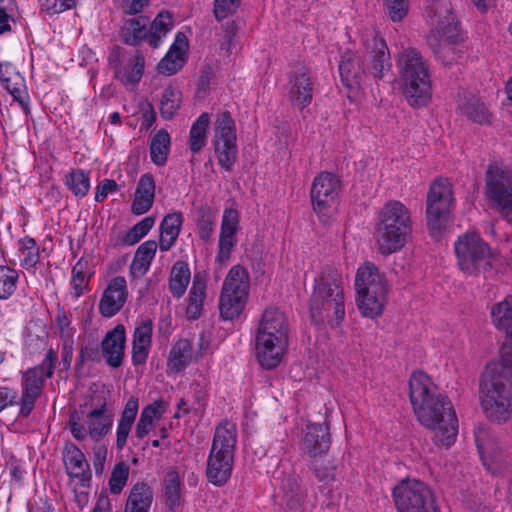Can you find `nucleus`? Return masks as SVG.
Masks as SVG:
<instances>
[{"label":"nucleus","mask_w":512,"mask_h":512,"mask_svg":"<svg viewBox=\"0 0 512 512\" xmlns=\"http://www.w3.org/2000/svg\"><path fill=\"white\" fill-rule=\"evenodd\" d=\"M339 73L342 83L349 89L359 88L366 77V70L361 58L351 50L342 54Z\"/></svg>","instance_id":"nucleus-21"},{"label":"nucleus","mask_w":512,"mask_h":512,"mask_svg":"<svg viewBox=\"0 0 512 512\" xmlns=\"http://www.w3.org/2000/svg\"><path fill=\"white\" fill-rule=\"evenodd\" d=\"M144 65L145 60L143 55L137 52L134 63L130 64V69L124 70L123 72L119 71L116 76L125 84H136L143 75Z\"/></svg>","instance_id":"nucleus-54"},{"label":"nucleus","mask_w":512,"mask_h":512,"mask_svg":"<svg viewBox=\"0 0 512 512\" xmlns=\"http://www.w3.org/2000/svg\"><path fill=\"white\" fill-rule=\"evenodd\" d=\"M480 400L486 416L498 423L512 417V370L500 360L486 365L480 378Z\"/></svg>","instance_id":"nucleus-2"},{"label":"nucleus","mask_w":512,"mask_h":512,"mask_svg":"<svg viewBox=\"0 0 512 512\" xmlns=\"http://www.w3.org/2000/svg\"><path fill=\"white\" fill-rule=\"evenodd\" d=\"M310 315L312 322L316 325L327 323L331 327L339 325L345 317L344 299L339 296L337 291L331 300L323 301L315 309L314 303H310Z\"/></svg>","instance_id":"nucleus-19"},{"label":"nucleus","mask_w":512,"mask_h":512,"mask_svg":"<svg viewBox=\"0 0 512 512\" xmlns=\"http://www.w3.org/2000/svg\"><path fill=\"white\" fill-rule=\"evenodd\" d=\"M155 197V181L154 177L147 173L140 177L135 198L132 203L131 211L135 215L146 213L153 205Z\"/></svg>","instance_id":"nucleus-29"},{"label":"nucleus","mask_w":512,"mask_h":512,"mask_svg":"<svg viewBox=\"0 0 512 512\" xmlns=\"http://www.w3.org/2000/svg\"><path fill=\"white\" fill-rule=\"evenodd\" d=\"M129 477V466L121 461L117 463L111 473L110 479H109V490L112 494H119L124 486L126 485V482Z\"/></svg>","instance_id":"nucleus-55"},{"label":"nucleus","mask_w":512,"mask_h":512,"mask_svg":"<svg viewBox=\"0 0 512 512\" xmlns=\"http://www.w3.org/2000/svg\"><path fill=\"white\" fill-rule=\"evenodd\" d=\"M153 322L145 319L136 326L132 342V362L134 365H142L146 362L152 342Z\"/></svg>","instance_id":"nucleus-26"},{"label":"nucleus","mask_w":512,"mask_h":512,"mask_svg":"<svg viewBox=\"0 0 512 512\" xmlns=\"http://www.w3.org/2000/svg\"><path fill=\"white\" fill-rule=\"evenodd\" d=\"M490 315L493 325L512 340V295L492 305Z\"/></svg>","instance_id":"nucleus-37"},{"label":"nucleus","mask_w":512,"mask_h":512,"mask_svg":"<svg viewBox=\"0 0 512 512\" xmlns=\"http://www.w3.org/2000/svg\"><path fill=\"white\" fill-rule=\"evenodd\" d=\"M289 344V323L286 315L277 308L264 310L256 334L255 351L264 369L276 368Z\"/></svg>","instance_id":"nucleus-3"},{"label":"nucleus","mask_w":512,"mask_h":512,"mask_svg":"<svg viewBox=\"0 0 512 512\" xmlns=\"http://www.w3.org/2000/svg\"><path fill=\"white\" fill-rule=\"evenodd\" d=\"M247 299V293H239L231 289L222 288L219 310L224 320H233L242 312Z\"/></svg>","instance_id":"nucleus-33"},{"label":"nucleus","mask_w":512,"mask_h":512,"mask_svg":"<svg viewBox=\"0 0 512 512\" xmlns=\"http://www.w3.org/2000/svg\"><path fill=\"white\" fill-rule=\"evenodd\" d=\"M170 135L165 129H160L150 142L151 161L157 166H164L170 152Z\"/></svg>","instance_id":"nucleus-43"},{"label":"nucleus","mask_w":512,"mask_h":512,"mask_svg":"<svg viewBox=\"0 0 512 512\" xmlns=\"http://www.w3.org/2000/svg\"><path fill=\"white\" fill-rule=\"evenodd\" d=\"M475 442L483 465L491 473L499 469L500 448L497 439L484 427H478L475 432Z\"/></svg>","instance_id":"nucleus-22"},{"label":"nucleus","mask_w":512,"mask_h":512,"mask_svg":"<svg viewBox=\"0 0 512 512\" xmlns=\"http://www.w3.org/2000/svg\"><path fill=\"white\" fill-rule=\"evenodd\" d=\"M341 191V181L331 172H321L313 180L310 196L314 212L321 222L332 217Z\"/></svg>","instance_id":"nucleus-13"},{"label":"nucleus","mask_w":512,"mask_h":512,"mask_svg":"<svg viewBox=\"0 0 512 512\" xmlns=\"http://www.w3.org/2000/svg\"><path fill=\"white\" fill-rule=\"evenodd\" d=\"M153 502V492L148 484L138 482L130 490L124 512H148Z\"/></svg>","instance_id":"nucleus-35"},{"label":"nucleus","mask_w":512,"mask_h":512,"mask_svg":"<svg viewBox=\"0 0 512 512\" xmlns=\"http://www.w3.org/2000/svg\"><path fill=\"white\" fill-rule=\"evenodd\" d=\"M55 322L62 344L74 343L75 329L71 327L70 315L63 308H58Z\"/></svg>","instance_id":"nucleus-56"},{"label":"nucleus","mask_w":512,"mask_h":512,"mask_svg":"<svg viewBox=\"0 0 512 512\" xmlns=\"http://www.w3.org/2000/svg\"><path fill=\"white\" fill-rule=\"evenodd\" d=\"M426 41L435 57L441 61L443 65H451L457 59L459 51L454 44L458 39H448V37L439 38L437 34L430 32Z\"/></svg>","instance_id":"nucleus-32"},{"label":"nucleus","mask_w":512,"mask_h":512,"mask_svg":"<svg viewBox=\"0 0 512 512\" xmlns=\"http://www.w3.org/2000/svg\"><path fill=\"white\" fill-rule=\"evenodd\" d=\"M453 201L452 186L447 179L439 178L430 185L426 216L433 237H438L445 228Z\"/></svg>","instance_id":"nucleus-10"},{"label":"nucleus","mask_w":512,"mask_h":512,"mask_svg":"<svg viewBox=\"0 0 512 512\" xmlns=\"http://www.w3.org/2000/svg\"><path fill=\"white\" fill-rule=\"evenodd\" d=\"M239 228V214L237 210L227 208L223 212L220 236L236 238Z\"/></svg>","instance_id":"nucleus-57"},{"label":"nucleus","mask_w":512,"mask_h":512,"mask_svg":"<svg viewBox=\"0 0 512 512\" xmlns=\"http://www.w3.org/2000/svg\"><path fill=\"white\" fill-rule=\"evenodd\" d=\"M57 359V353L50 348L42 364L29 368L22 374V391L19 402L21 417L26 418L31 414L36 400L42 393L45 378L52 377L54 373Z\"/></svg>","instance_id":"nucleus-8"},{"label":"nucleus","mask_w":512,"mask_h":512,"mask_svg":"<svg viewBox=\"0 0 512 512\" xmlns=\"http://www.w3.org/2000/svg\"><path fill=\"white\" fill-rule=\"evenodd\" d=\"M364 61L367 63L366 74L378 81L385 77L392 68L390 52L385 40L374 31L366 33L362 38Z\"/></svg>","instance_id":"nucleus-14"},{"label":"nucleus","mask_w":512,"mask_h":512,"mask_svg":"<svg viewBox=\"0 0 512 512\" xmlns=\"http://www.w3.org/2000/svg\"><path fill=\"white\" fill-rule=\"evenodd\" d=\"M63 461L70 477L79 479L82 484L91 479L89 464L83 452L74 443L65 444Z\"/></svg>","instance_id":"nucleus-24"},{"label":"nucleus","mask_w":512,"mask_h":512,"mask_svg":"<svg viewBox=\"0 0 512 512\" xmlns=\"http://www.w3.org/2000/svg\"><path fill=\"white\" fill-rule=\"evenodd\" d=\"M182 102V93L173 86H168L164 89L161 102H160V114L162 118L166 120L172 119Z\"/></svg>","instance_id":"nucleus-46"},{"label":"nucleus","mask_w":512,"mask_h":512,"mask_svg":"<svg viewBox=\"0 0 512 512\" xmlns=\"http://www.w3.org/2000/svg\"><path fill=\"white\" fill-rule=\"evenodd\" d=\"M205 289L206 283L204 278L200 274H196L193 278L186 309L189 319H198L200 317L203 300L205 298Z\"/></svg>","instance_id":"nucleus-41"},{"label":"nucleus","mask_w":512,"mask_h":512,"mask_svg":"<svg viewBox=\"0 0 512 512\" xmlns=\"http://www.w3.org/2000/svg\"><path fill=\"white\" fill-rule=\"evenodd\" d=\"M411 232L408 209L399 201H389L378 214L376 240L379 251L388 255L401 249Z\"/></svg>","instance_id":"nucleus-5"},{"label":"nucleus","mask_w":512,"mask_h":512,"mask_svg":"<svg viewBox=\"0 0 512 512\" xmlns=\"http://www.w3.org/2000/svg\"><path fill=\"white\" fill-rule=\"evenodd\" d=\"M209 124L210 115L207 112L202 113L192 124L188 145L193 154L199 153L206 145Z\"/></svg>","instance_id":"nucleus-40"},{"label":"nucleus","mask_w":512,"mask_h":512,"mask_svg":"<svg viewBox=\"0 0 512 512\" xmlns=\"http://www.w3.org/2000/svg\"><path fill=\"white\" fill-rule=\"evenodd\" d=\"M455 254L459 268L468 275H477L491 267V249L475 233H465L458 237Z\"/></svg>","instance_id":"nucleus-9"},{"label":"nucleus","mask_w":512,"mask_h":512,"mask_svg":"<svg viewBox=\"0 0 512 512\" xmlns=\"http://www.w3.org/2000/svg\"><path fill=\"white\" fill-rule=\"evenodd\" d=\"M183 223L181 212L167 214L160 226L159 247L161 251H168L175 243Z\"/></svg>","instance_id":"nucleus-34"},{"label":"nucleus","mask_w":512,"mask_h":512,"mask_svg":"<svg viewBox=\"0 0 512 512\" xmlns=\"http://www.w3.org/2000/svg\"><path fill=\"white\" fill-rule=\"evenodd\" d=\"M330 443L331 438L327 424L307 425L302 439V450L310 458L326 454Z\"/></svg>","instance_id":"nucleus-20"},{"label":"nucleus","mask_w":512,"mask_h":512,"mask_svg":"<svg viewBox=\"0 0 512 512\" xmlns=\"http://www.w3.org/2000/svg\"><path fill=\"white\" fill-rule=\"evenodd\" d=\"M234 455L227 453H209L206 465V477L215 486H223L230 479L233 469Z\"/></svg>","instance_id":"nucleus-23"},{"label":"nucleus","mask_w":512,"mask_h":512,"mask_svg":"<svg viewBox=\"0 0 512 512\" xmlns=\"http://www.w3.org/2000/svg\"><path fill=\"white\" fill-rule=\"evenodd\" d=\"M310 468L320 482H330L335 479L337 464L326 454L310 458Z\"/></svg>","instance_id":"nucleus-47"},{"label":"nucleus","mask_w":512,"mask_h":512,"mask_svg":"<svg viewBox=\"0 0 512 512\" xmlns=\"http://www.w3.org/2000/svg\"><path fill=\"white\" fill-rule=\"evenodd\" d=\"M14 6L15 0H0V35L11 30L8 20Z\"/></svg>","instance_id":"nucleus-63"},{"label":"nucleus","mask_w":512,"mask_h":512,"mask_svg":"<svg viewBox=\"0 0 512 512\" xmlns=\"http://www.w3.org/2000/svg\"><path fill=\"white\" fill-rule=\"evenodd\" d=\"M197 229L201 240L208 241L213 233L215 213L207 205L197 209Z\"/></svg>","instance_id":"nucleus-49"},{"label":"nucleus","mask_w":512,"mask_h":512,"mask_svg":"<svg viewBox=\"0 0 512 512\" xmlns=\"http://www.w3.org/2000/svg\"><path fill=\"white\" fill-rule=\"evenodd\" d=\"M458 110L462 115L477 124H491L492 114L484 102L472 93L463 92L459 94Z\"/></svg>","instance_id":"nucleus-25"},{"label":"nucleus","mask_w":512,"mask_h":512,"mask_svg":"<svg viewBox=\"0 0 512 512\" xmlns=\"http://www.w3.org/2000/svg\"><path fill=\"white\" fill-rule=\"evenodd\" d=\"M155 217L147 216L131 227L122 239V243L132 246L138 243L154 226Z\"/></svg>","instance_id":"nucleus-51"},{"label":"nucleus","mask_w":512,"mask_h":512,"mask_svg":"<svg viewBox=\"0 0 512 512\" xmlns=\"http://www.w3.org/2000/svg\"><path fill=\"white\" fill-rule=\"evenodd\" d=\"M85 423L92 439L99 441L104 438L113 424V414L108 411L107 403L104 401L98 407L93 408L86 415Z\"/></svg>","instance_id":"nucleus-27"},{"label":"nucleus","mask_w":512,"mask_h":512,"mask_svg":"<svg viewBox=\"0 0 512 512\" xmlns=\"http://www.w3.org/2000/svg\"><path fill=\"white\" fill-rule=\"evenodd\" d=\"M236 127L228 111L217 115L214 122L213 146L218 164L227 172L233 169L237 161Z\"/></svg>","instance_id":"nucleus-12"},{"label":"nucleus","mask_w":512,"mask_h":512,"mask_svg":"<svg viewBox=\"0 0 512 512\" xmlns=\"http://www.w3.org/2000/svg\"><path fill=\"white\" fill-rule=\"evenodd\" d=\"M44 10L48 14H58L75 6V0H45Z\"/></svg>","instance_id":"nucleus-64"},{"label":"nucleus","mask_w":512,"mask_h":512,"mask_svg":"<svg viewBox=\"0 0 512 512\" xmlns=\"http://www.w3.org/2000/svg\"><path fill=\"white\" fill-rule=\"evenodd\" d=\"M192 358V347L188 339H180L172 347L168 365L174 372L182 371L190 362Z\"/></svg>","instance_id":"nucleus-44"},{"label":"nucleus","mask_w":512,"mask_h":512,"mask_svg":"<svg viewBox=\"0 0 512 512\" xmlns=\"http://www.w3.org/2000/svg\"><path fill=\"white\" fill-rule=\"evenodd\" d=\"M344 299L343 279L340 272L332 267L325 268L321 274L315 279L314 291L310 298V303H314L317 310L318 305H322L323 301L333 298L336 292Z\"/></svg>","instance_id":"nucleus-16"},{"label":"nucleus","mask_w":512,"mask_h":512,"mask_svg":"<svg viewBox=\"0 0 512 512\" xmlns=\"http://www.w3.org/2000/svg\"><path fill=\"white\" fill-rule=\"evenodd\" d=\"M138 407V398L134 396L130 397L125 404L117 426L116 446L118 449H123L126 445L127 438L138 412Z\"/></svg>","instance_id":"nucleus-36"},{"label":"nucleus","mask_w":512,"mask_h":512,"mask_svg":"<svg viewBox=\"0 0 512 512\" xmlns=\"http://www.w3.org/2000/svg\"><path fill=\"white\" fill-rule=\"evenodd\" d=\"M399 76L403 95L412 107H423L431 99V77L421 53L407 48L399 54Z\"/></svg>","instance_id":"nucleus-4"},{"label":"nucleus","mask_w":512,"mask_h":512,"mask_svg":"<svg viewBox=\"0 0 512 512\" xmlns=\"http://www.w3.org/2000/svg\"><path fill=\"white\" fill-rule=\"evenodd\" d=\"M190 278L191 273L186 262L174 263L169 277V290L174 297L180 298L185 294Z\"/></svg>","instance_id":"nucleus-39"},{"label":"nucleus","mask_w":512,"mask_h":512,"mask_svg":"<svg viewBox=\"0 0 512 512\" xmlns=\"http://www.w3.org/2000/svg\"><path fill=\"white\" fill-rule=\"evenodd\" d=\"M86 263L79 260L72 268V279L71 284L74 289V295L76 298L80 297L83 293L84 288L88 285V280L85 276Z\"/></svg>","instance_id":"nucleus-59"},{"label":"nucleus","mask_w":512,"mask_h":512,"mask_svg":"<svg viewBox=\"0 0 512 512\" xmlns=\"http://www.w3.org/2000/svg\"><path fill=\"white\" fill-rule=\"evenodd\" d=\"M409 398L417 420L434 432L436 444L449 447L458 434V420L450 399L441 394L423 372L409 381Z\"/></svg>","instance_id":"nucleus-1"},{"label":"nucleus","mask_w":512,"mask_h":512,"mask_svg":"<svg viewBox=\"0 0 512 512\" xmlns=\"http://www.w3.org/2000/svg\"><path fill=\"white\" fill-rule=\"evenodd\" d=\"M125 344L126 334L124 325L118 324L106 333L101 342V353L109 366L118 368L122 365Z\"/></svg>","instance_id":"nucleus-17"},{"label":"nucleus","mask_w":512,"mask_h":512,"mask_svg":"<svg viewBox=\"0 0 512 512\" xmlns=\"http://www.w3.org/2000/svg\"><path fill=\"white\" fill-rule=\"evenodd\" d=\"M149 19L145 16L133 17L125 20L120 33L125 44L138 46L143 40L148 42Z\"/></svg>","instance_id":"nucleus-31"},{"label":"nucleus","mask_w":512,"mask_h":512,"mask_svg":"<svg viewBox=\"0 0 512 512\" xmlns=\"http://www.w3.org/2000/svg\"><path fill=\"white\" fill-rule=\"evenodd\" d=\"M20 250L24 257L21 266L27 270L35 268L39 261V248L34 238L26 236L19 240Z\"/></svg>","instance_id":"nucleus-53"},{"label":"nucleus","mask_w":512,"mask_h":512,"mask_svg":"<svg viewBox=\"0 0 512 512\" xmlns=\"http://www.w3.org/2000/svg\"><path fill=\"white\" fill-rule=\"evenodd\" d=\"M289 97L292 103L302 109L312 101L313 84L305 71H300L290 78Z\"/></svg>","instance_id":"nucleus-30"},{"label":"nucleus","mask_w":512,"mask_h":512,"mask_svg":"<svg viewBox=\"0 0 512 512\" xmlns=\"http://www.w3.org/2000/svg\"><path fill=\"white\" fill-rule=\"evenodd\" d=\"M385 7L392 21H400L407 14L408 0H386Z\"/></svg>","instance_id":"nucleus-62"},{"label":"nucleus","mask_w":512,"mask_h":512,"mask_svg":"<svg viewBox=\"0 0 512 512\" xmlns=\"http://www.w3.org/2000/svg\"><path fill=\"white\" fill-rule=\"evenodd\" d=\"M172 15L168 11L160 12L152 21L148 30V44L152 48H158L162 39L172 29Z\"/></svg>","instance_id":"nucleus-42"},{"label":"nucleus","mask_w":512,"mask_h":512,"mask_svg":"<svg viewBox=\"0 0 512 512\" xmlns=\"http://www.w3.org/2000/svg\"><path fill=\"white\" fill-rule=\"evenodd\" d=\"M242 0H214V15L218 21L235 13Z\"/></svg>","instance_id":"nucleus-61"},{"label":"nucleus","mask_w":512,"mask_h":512,"mask_svg":"<svg viewBox=\"0 0 512 512\" xmlns=\"http://www.w3.org/2000/svg\"><path fill=\"white\" fill-rule=\"evenodd\" d=\"M426 16L431 32L439 38L458 39V23L451 11V4L448 0H432V4L426 7Z\"/></svg>","instance_id":"nucleus-15"},{"label":"nucleus","mask_w":512,"mask_h":512,"mask_svg":"<svg viewBox=\"0 0 512 512\" xmlns=\"http://www.w3.org/2000/svg\"><path fill=\"white\" fill-rule=\"evenodd\" d=\"M66 185L76 197H84L90 188L89 176L82 169L72 170L66 176Z\"/></svg>","instance_id":"nucleus-50"},{"label":"nucleus","mask_w":512,"mask_h":512,"mask_svg":"<svg viewBox=\"0 0 512 512\" xmlns=\"http://www.w3.org/2000/svg\"><path fill=\"white\" fill-rule=\"evenodd\" d=\"M485 181L487 197L497 205L501 215L512 222V171L501 164L491 163Z\"/></svg>","instance_id":"nucleus-11"},{"label":"nucleus","mask_w":512,"mask_h":512,"mask_svg":"<svg viewBox=\"0 0 512 512\" xmlns=\"http://www.w3.org/2000/svg\"><path fill=\"white\" fill-rule=\"evenodd\" d=\"M392 494L398 512H439L433 491L420 480H403Z\"/></svg>","instance_id":"nucleus-7"},{"label":"nucleus","mask_w":512,"mask_h":512,"mask_svg":"<svg viewBox=\"0 0 512 512\" xmlns=\"http://www.w3.org/2000/svg\"><path fill=\"white\" fill-rule=\"evenodd\" d=\"M281 490L285 507L291 512H301L307 494L302 488L299 478L294 474L287 475L282 480Z\"/></svg>","instance_id":"nucleus-28"},{"label":"nucleus","mask_w":512,"mask_h":512,"mask_svg":"<svg viewBox=\"0 0 512 512\" xmlns=\"http://www.w3.org/2000/svg\"><path fill=\"white\" fill-rule=\"evenodd\" d=\"M126 280L122 276L113 278L99 303V311L104 317H112L117 314L127 300Z\"/></svg>","instance_id":"nucleus-18"},{"label":"nucleus","mask_w":512,"mask_h":512,"mask_svg":"<svg viewBox=\"0 0 512 512\" xmlns=\"http://www.w3.org/2000/svg\"><path fill=\"white\" fill-rule=\"evenodd\" d=\"M183 62V57L167 52L165 57L158 63L157 69L162 74L173 75L182 68Z\"/></svg>","instance_id":"nucleus-60"},{"label":"nucleus","mask_w":512,"mask_h":512,"mask_svg":"<svg viewBox=\"0 0 512 512\" xmlns=\"http://www.w3.org/2000/svg\"><path fill=\"white\" fill-rule=\"evenodd\" d=\"M236 446V427L232 423H222L217 426L211 445V451L234 455Z\"/></svg>","instance_id":"nucleus-38"},{"label":"nucleus","mask_w":512,"mask_h":512,"mask_svg":"<svg viewBox=\"0 0 512 512\" xmlns=\"http://www.w3.org/2000/svg\"><path fill=\"white\" fill-rule=\"evenodd\" d=\"M357 306L363 316H379L386 301L387 284L384 276L372 262H366L357 270L355 277Z\"/></svg>","instance_id":"nucleus-6"},{"label":"nucleus","mask_w":512,"mask_h":512,"mask_svg":"<svg viewBox=\"0 0 512 512\" xmlns=\"http://www.w3.org/2000/svg\"><path fill=\"white\" fill-rule=\"evenodd\" d=\"M37 329H40L41 332L44 333V328L37 324H30L26 328L25 345L30 354L38 353L43 350L46 345V337L33 332V330Z\"/></svg>","instance_id":"nucleus-58"},{"label":"nucleus","mask_w":512,"mask_h":512,"mask_svg":"<svg viewBox=\"0 0 512 512\" xmlns=\"http://www.w3.org/2000/svg\"><path fill=\"white\" fill-rule=\"evenodd\" d=\"M19 272L7 265H0V300L9 299L15 292Z\"/></svg>","instance_id":"nucleus-48"},{"label":"nucleus","mask_w":512,"mask_h":512,"mask_svg":"<svg viewBox=\"0 0 512 512\" xmlns=\"http://www.w3.org/2000/svg\"><path fill=\"white\" fill-rule=\"evenodd\" d=\"M180 477L175 469H170L164 477L165 503L170 510H175L180 505Z\"/></svg>","instance_id":"nucleus-45"},{"label":"nucleus","mask_w":512,"mask_h":512,"mask_svg":"<svg viewBox=\"0 0 512 512\" xmlns=\"http://www.w3.org/2000/svg\"><path fill=\"white\" fill-rule=\"evenodd\" d=\"M247 279L248 274L245 268L239 265L233 266L230 269L222 288L238 291V294L247 293Z\"/></svg>","instance_id":"nucleus-52"}]
</instances>
